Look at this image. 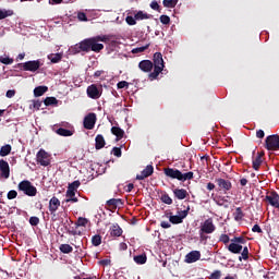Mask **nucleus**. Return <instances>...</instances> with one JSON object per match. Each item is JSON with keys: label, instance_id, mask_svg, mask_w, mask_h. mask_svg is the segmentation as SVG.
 <instances>
[{"label": "nucleus", "instance_id": "1", "mask_svg": "<svg viewBox=\"0 0 279 279\" xmlns=\"http://www.w3.org/2000/svg\"><path fill=\"white\" fill-rule=\"evenodd\" d=\"M138 66L144 73H149V80H157L158 75H160V73H162L165 70V60L162 59V53L156 52L154 54V63L150 60H143L140 62ZM151 69H154V71L150 73Z\"/></svg>", "mask_w": 279, "mask_h": 279}, {"label": "nucleus", "instance_id": "2", "mask_svg": "<svg viewBox=\"0 0 279 279\" xmlns=\"http://www.w3.org/2000/svg\"><path fill=\"white\" fill-rule=\"evenodd\" d=\"M108 40V37L106 36H96L92 38L84 39L83 41L76 44L74 46V50L76 53H80V51H95V53H99L104 49V44L99 43H106Z\"/></svg>", "mask_w": 279, "mask_h": 279}, {"label": "nucleus", "instance_id": "3", "mask_svg": "<svg viewBox=\"0 0 279 279\" xmlns=\"http://www.w3.org/2000/svg\"><path fill=\"white\" fill-rule=\"evenodd\" d=\"M17 189L28 197H36V193H38V191L36 190V186H34L32 182H29L28 180H24L20 182L17 185Z\"/></svg>", "mask_w": 279, "mask_h": 279}, {"label": "nucleus", "instance_id": "4", "mask_svg": "<svg viewBox=\"0 0 279 279\" xmlns=\"http://www.w3.org/2000/svg\"><path fill=\"white\" fill-rule=\"evenodd\" d=\"M36 161L37 165H40L41 167H49V165H51V155L45 149H39L36 155Z\"/></svg>", "mask_w": 279, "mask_h": 279}, {"label": "nucleus", "instance_id": "5", "mask_svg": "<svg viewBox=\"0 0 279 279\" xmlns=\"http://www.w3.org/2000/svg\"><path fill=\"white\" fill-rule=\"evenodd\" d=\"M265 143L266 149H268V151H278L279 136L277 134L267 136Z\"/></svg>", "mask_w": 279, "mask_h": 279}, {"label": "nucleus", "instance_id": "6", "mask_svg": "<svg viewBox=\"0 0 279 279\" xmlns=\"http://www.w3.org/2000/svg\"><path fill=\"white\" fill-rule=\"evenodd\" d=\"M217 230L213 218L206 219L204 222L201 223V234H213Z\"/></svg>", "mask_w": 279, "mask_h": 279}, {"label": "nucleus", "instance_id": "7", "mask_svg": "<svg viewBox=\"0 0 279 279\" xmlns=\"http://www.w3.org/2000/svg\"><path fill=\"white\" fill-rule=\"evenodd\" d=\"M189 210H191V207H187L184 210L178 211L177 215L174 216H169V221L170 223H182V221H184V219H186V217L189 216Z\"/></svg>", "mask_w": 279, "mask_h": 279}, {"label": "nucleus", "instance_id": "8", "mask_svg": "<svg viewBox=\"0 0 279 279\" xmlns=\"http://www.w3.org/2000/svg\"><path fill=\"white\" fill-rule=\"evenodd\" d=\"M101 87H98L96 84L89 85L87 87V96L90 99H99V97H101Z\"/></svg>", "mask_w": 279, "mask_h": 279}, {"label": "nucleus", "instance_id": "9", "mask_svg": "<svg viewBox=\"0 0 279 279\" xmlns=\"http://www.w3.org/2000/svg\"><path fill=\"white\" fill-rule=\"evenodd\" d=\"M265 202L272 206V208L279 209V195L277 192H269L265 197Z\"/></svg>", "mask_w": 279, "mask_h": 279}, {"label": "nucleus", "instance_id": "10", "mask_svg": "<svg viewBox=\"0 0 279 279\" xmlns=\"http://www.w3.org/2000/svg\"><path fill=\"white\" fill-rule=\"evenodd\" d=\"M83 123H84L85 130H93V128H95V123H97V114L88 113L84 118V122Z\"/></svg>", "mask_w": 279, "mask_h": 279}, {"label": "nucleus", "instance_id": "11", "mask_svg": "<svg viewBox=\"0 0 279 279\" xmlns=\"http://www.w3.org/2000/svg\"><path fill=\"white\" fill-rule=\"evenodd\" d=\"M0 178L3 180L10 178V163L3 159L0 160Z\"/></svg>", "mask_w": 279, "mask_h": 279}, {"label": "nucleus", "instance_id": "12", "mask_svg": "<svg viewBox=\"0 0 279 279\" xmlns=\"http://www.w3.org/2000/svg\"><path fill=\"white\" fill-rule=\"evenodd\" d=\"M39 69H40V61L39 60L27 61V62L23 63V71L36 72Z\"/></svg>", "mask_w": 279, "mask_h": 279}, {"label": "nucleus", "instance_id": "13", "mask_svg": "<svg viewBox=\"0 0 279 279\" xmlns=\"http://www.w3.org/2000/svg\"><path fill=\"white\" fill-rule=\"evenodd\" d=\"M202 258L199 251H192L185 256V263H197Z\"/></svg>", "mask_w": 279, "mask_h": 279}, {"label": "nucleus", "instance_id": "14", "mask_svg": "<svg viewBox=\"0 0 279 279\" xmlns=\"http://www.w3.org/2000/svg\"><path fill=\"white\" fill-rule=\"evenodd\" d=\"M58 208H60V199H58V197L53 196L49 201V211H50V215H56V213L58 211Z\"/></svg>", "mask_w": 279, "mask_h": 279}, {"label": "nucleus", "instance_id": "15", "mask_svg": "<svg viewBox=\"0 0 279 279\" xmlns=\"http://www.w3.org/2000/svg\"><path fill=\"white\" fill-rule=\"evenodd\" d=\"M181 173L182 172L178 169H172V168L165 169V174L167 175V178H172V180H180Z\"/></svg>", "mask_w": 279, "mask_h": 279}, {"label": "nucleus", "instance_id": "16", "mask_svg": "<svg viewBox=\"0 0 279 279\" xmlns=\"http://www.w3.org/2000/svg\"><path fill=\"white\" fill-rule=\"evenodd\" d=\"M154 173V166L148 165L146 168L141 172V174L136 175V180H145V178H149Z\"/></svg>", "mask_w": 279, "mask_h": 279}, {"label": "nucleus", "instance_id": "17", "mask_svg": "<svg viewBox=\"0 0 279 279\" xmlns=\"http://www.w3.org/2000/svg\"><path fill=\"white\" fill-rule=\"evenodd\" d=\"M219 189H221L222 191H230V189H232V182L225 180V179H217L216 180Z\"/></svg>", "mask_w": 279, "mask_h": 279}, {"label": "nucleus", "instance_id": "18", "mask_svg": "<svg viewBox=\"0 0 279 279\" xmlns=\"http://www.w3.org/2000/svg\"><path fill=\"white\" fill-rule=\"evenodd\" d=\"M228 250L231 252V254H241L243 251V245L231 242V244L228 246Z\"/></svg>", "mask_w": 279, "mask_h": 279}, {"label": "nucleus", "instance_id": "19", "mask_svg": "<svg viewBox=\"0 0 279 279\" xmlns=\"http://www.w3.org/2000/svg\"><path fill=\"white\" fill-rule=\"evenodd\" d=\"M173 194L177 197V199H186L189 192L184 189H174Z\"/></svg>", "mask_w": 279, "mask_h": 279}, {"label": "nucleus", "instance_id": "20", "mask_svg": "<svg viewBox=\"0 0 279 279\" xmlns=\"http://www.w3.org/2000/svg\"><path fill=\"white\" fill-rule=\"evenodd\" d=\"M72 203V204H76V202H78L77 197L75 196V192L73 191H69L66 190V193H65V203L69 204V203Z\"/></svg>", "mask_w": 279, "mask_h": 279}, {"label": "nucleus", "instance_id": "21", "mask_svg": "<svg viewBox=\"0 0 279 279\" xmlns=\"http://www.w3.org/2000/svg\"><path fill=\"white\" fill-rule=\"evenodd\" d=\"M111 134H113L114 136H117L118 141H121V138H123L125 131H123L121 128L119 126H112L111 128Z\"/></svg>", "mask_w": 279, "mask_h": 279}, {"label": "nucleus", "instance_id": "22", "mask_svg": "<svg viewBox=\"0 0 279 279\" xmlns=\"http://www.w3.org/2000/svg\"><path fill=\"white\" fill-rule=\"evenodd\" d=\"M121 234H123V230L121 229V227H119V225H112L110 228V235L121 236Z\"/></svg>", "mask_w": 279, "mask_h": 279}, {"label": "nucleus", "instance_id": "23", "mask_svg": "<svg viewBox=\"0 0 279 279\" xmlns=\"http://www.w3.org/2000/svg\"><path fill=\"white\" fill-rule=\"evenodd\" d=\"M49 90V87L47 86H38L34 89L35 97H43L44 94H46Z\"/></svg>", "mask_w": 279, "mask_h": 279}, {"label": "nucleus", "instance_id": "24", "mask_svg": "<svg viewBox=\"0 0 279 279\" xmlns=\"http://www.w3.org/2000/svg\"><path fill=\"white\" fill-rule=\"evenodd\" d=\"M48 60H50V62H52V64H58V62H60V60H62V53H60V52L50 53V54H48Z\"/></svg>", "mask_w": 279, "mask_h": 279}, {"label": "nucleus", "instance_id": "25", "mask_svg": "<svg viewBox=\"0 0 279 279\" xmlns=\"http://www.w3.org/2000/svg\"><path fill=\"white\" fill-rule=\"evenodd\" d=\"M104 147H106V140L104 138V135H97L96 149H104Z\"/></svg>", "mask_w": 279, "mask_h": 279}, {"label": "nucleus", "instance_id": "26", "mask_svg": "<svg viewBox=\"0 0 279 279\" xmlns=\"http://www.w3.org/2000/svg\"><path fill=\"white\" fill-rule=\"evenodd\" d=\"M123 203L121 202L120 198H111L109 201H107V206H109V208H117L119 206H121Z\"/></svg>", "mask_w": 279, "mask_h": 279}, {"label": "nucleus", "instance_id": "27", "mask_svg": "<svg viewBox=\"0 0 279 279\" xmlns=\"http://www.w3.org/2000/svg\"><path fill=\"white\" fill-rule=\"evenodd\" d=\"M260 165H263V156L258 154L256 158L253 160V169L258 171L260 169Z\"/></svg>", "mask_w": 279, "mask_h": 279}, {"label": "nucleus", "instance_id": "28", "mask_svg": "<svg viewBox=\"0 0 279 279\" xmlns=\"http://www.w3.org/2000/svg\"><path fill=\"white\" fill-rule=\"evenodd\" d=\"M134 16H135V21H146L147 19H151V15L143 11H138L137 13L134 14Z\"/></svg>", "mask_w": 279, "mask_h": 279}, {"label": "nucleus", "instance_id": "29", "mask_svg": "<svg viewBox=\"0 0 279 279\" xmlns=\"http://www.w3.org/2000/svg\"><path fill=\"white\" fill-rule=\"evenodd\" d=\"M133 260L137 265H145L147 263V255H145V254L136 255V256H134Z\"/></svg>", "mask_w": 279, "mask_h": 279}, {"label": "nucleus", "instance_id": "30", "mask_svg": "<svg viewBox=\"0 0 279 279\" xmlns=\"http://www.w3.org/2000/svg\"><path fill=\"white\" fill-rule=\"evenodd\" d=\"M10 151H12V146L10 144H7L0 148V156L2 158L9 156Z\"/></svg>", "mask_w": 279, "mask_h": 279}, {"label": "nucleus", "instance_id": "31", "mask_svg": "<svg viewBox=\"0 0 279 279\" xmlns=\"http://www.w3.org/2000/svg\"><path fill=\"white\" fill-rule=\"evenodd\" d=\"M59 250L62 254H71V252H73V246L70 244H61Z\"/></svg>", "mask_w": 279, "mask_h": 279}, {"label": "nucleus", "instance_id": "32", "mask_svg": "<svg viewBox=\"0 0 279 279\" xmlns=\"http://www.w3.org/2000/svg\"><path fill=\"white\" fill-rule=\"evenodd\" d=\"M57 134H59V136H73V131L60 128L57 130Z\"/></svg>", "mask_w": 279, "mask_h": 279}, {"label": "nucleus", "instance_id": "33", "mask_svg": "<svg viewBox=\"0 0 279 279\" xmlns=\"http://www.w3.org/2000/svg\"><path fill=\"white\" fill-rule=\"evenodd\" d=\"M12 14H14V11L12 10H0V21H3V19H8V16H12Z\"/></svg>", "mask_w": 279, "mask_h": 279}, {"label": "nucleus", "instance_id": "34", "mask_svg": "<svg viewBox=\"0 0 279 279\" xmlns=\"http://www.w3.org/2000/svg\"><path fill=\"white\" fill-rule=\"evenodd\" d=\"M80 181H73L69 184L68 191H72V193H77V189H80Z\"/></svg>", "mask_w": 279, "mask_h": 279}, {"label": "nucleus", "instance_id": "35", "mask_svg": "<svg viewBox=\"0 0 279 279\" xmlns=\"http://www.w3.org/2000/svg\"><path fill=\"white\" fill-rule=\"evenodd\" d=\"M45 106H56L58 105V99L56 97H47L44 100Z\"/></svg>", "mask_w": 279, "mask_h": 279}, {"label": "nucleus", "instance_id": "36", "mask_svg": "<svg viewBox=\"0 0 279 279\" xmlns=\"http://www.w3.org/2000/svg\"><path fill=\"white\" fill-rule=\"evenodd\" d=\"M250 258V250L247 246H245L242 251L241 256L239 257V260H247Z\"/></svg>", "mask_w": 279, "mask_h": 279}, {"label": "nucleus", "instance_id": "37", "mask_svg": "<svg viewBox=\"0 0 279 279\" xmlns=\"http://www.w3.org/2000/svg\"><path fill=\"white\" fill-rule=\"evenodd\" d=\"M244 215H243V209H241V207H238L235 209V213H234V219L235 221H241V219H243Z\"/></svg>", "mask_w": 279, "mask_h": 279}, {"label": "nucleus", "instance_id": "38", "mask_svg": "<svg viewBox=\"0 0 279 279\" xmlns=\"http://www.w3.org/2000/svg\"><path fill=\"white\" fill-rule=\"evenodd\" d=\"M186 180H193V172H186V173L181 172L180 181L186 182Z\"/></svg>", "mask_w": 279, "mask_h": 279}, {"label": "nucleus", "instance_id": "39", "mask_svg": "<svg viewBox=\"0 0 279 279\" xmlns=\"http://www.w3.org/2000/svg\"><path fill=\"white\" fill-rule=\"evenodd\" d=\"M178 5V0H163L165 8H175Z\"/></svg>", "mask_w": 279, "mask_h": 279}, {"label": "nucleus", "instance_id": "40", "mask_svg": "<svg viewBox=\"0 0 279 279\" xmlns=\"http://www.w3.org/2000/svg\"><path fill=\"white\" fill-rule=\"evenodd\" d=\"M92 243L95 247H99V245H101V235H94L92 238Z\"/></svg>", "mask_w": 279, "mask_h": 279}, {"label": "nucleus", "instance_id": "41", "mask_svg": "<svg viewBox=\"0 0 279 279\" xmlns=\"http://www.w3.org/2000/svg\"><path fill=\"white\" fill-rule=\"evenodd\" d=\"M149 49V44L146 46L137 47L132 50V53H143V51H147Z\"/></svg>", "mask_w": 279, "mask_h": 279}, {"label": "nucleus", "instance_id": "42", "mask_svg": "<svg viewBox=\"0 0 279 279\" xmlns=\"http://www.w3.org/2000/svg\"><path fill=\"white\" fill-rule=\"evenodd\" d=\"M13 62L14 59H11L10 57H0L1 64H12Z\"/></svg>", "mask_w": 279, "mask_h": 279}, {"label": "nucleus", "instance_id": "43", "mask_svg": "<svg viewBox=\"0 0 279 279\" xmlns=\"http://www.w3.org/2000/svg\"><path fill=\"white\" fill-rule=\"evenodd\" d=\"M161 202H163V204H168V205L173 204V199H171V198L169 197V194H163V195L161 196Z\"/></svg>", "mask_w": 279, "mask_h": 279}, {"label": "nucleus", "instance_id": "44", "mask_svg": "<svg viewBox=\"0 0 279 279\" xmlns=\"http://www.w3.org/2000/svg\"><path fill=\"white\" fill-rule=\"evenodd\" d=\"M128 25H136V16L129 15L125 17Z\"/></svg>", "mask_w": 279, "mask_h": 279}, {"label": "nucleus", "instance_id": "45", "mask_svg": "<svg viewBox=\"0 0 279 279\" xmlns=\"http://www.w3.org/2000/svg\"><path fill=\"white\" fill-rule=\"evenodd\" d=\"M160 23H162V25H169V23H171V17H169V15H161Z\"/></svg>", "mask_w": 279, "mask_h": 279}, {"label": "nucleus", "instance_id": "46", "mask_svg": "<svg viewBox=\"0 0 279 279\" xmlns=\"http://www.w3.org/2000/svg\"><path fill=\"white\" fill-rule=\"evenodd\" d=\"M17 195H19V193L15 190H11L8 192L7 197H8V199H16Z\"/></svg>", "mask_w": 279, "mask_h": 279}, {"label": "nucleus", "instance_id": "47", "mask_svg": "<svg viewBox=\"0 0 279 279\" xmlns=\"http://www.w3.org/2000/svg\"><path fill=\"white\" fill-rule=\"evenodd\" d=\"M87 223H88V219H86V218H78L77 222H76V225L78 227H83V228H85V226H87Z\"/></svg>", "mask_w": 279, "mask_h": 279}, {"label": "nucleus", "instance_id": "48", "mask_svg": "<svg viewBox=\"0 0 279 279\" xmlns=\"http://www.w3.org/2000/svg\"><path fill=\"white\" fill-rule=\"evenodd\" d=\"M219 241L228 245V243H230V236L228 234H221Z\"/></svg>", "mask_w": 279, "mask_h": 279}, {"label": "nucleus", "instance_id": "49", "mask_svg": "<svg viewBox=\"0 0 279 279\" xmlns=\"http://www.w3.org/2000/svg\"><path fill=\"white\" fill-rule=\"evenodd\" d=\"M29 223L31 226H38V223H40V219L36 216H33L29 218Z\"/></svg>", "mask_w": 279, "mask_h": 279}, {"label": "nucleus", "instance_id": "50", "mask_svg": "<svg viewBox=\"0 0 279 279\" xmlns=\"http://www.w3.org/2000/svg\"><path fill=\"white\" fill-rule=\"evenodd\" d=\"M220 278H221V271H220V270L214 271V272L210 275V277H209V279H220Z\"/></svg>", "mask_w": 279, "mask_h": 279}, {"label": "nucleus", "instance_id": "51", "mask_svg": "<svg viewBox=\"0 0 279 279\" xmlns=\"http://www.w3.org/2000/svg\"><path fill=\"white\" fill-rule=\"evenodd\" d=\"M112 154H113V156H116L117 158H121V148H119V147H113Z\"/></svg>", "mask_w": 279, "mask_h": 279}, {"label": "nucleus", "instance_id": "52", "mask_svg": "<svg viewBox=\"0 0 279 279\" xmlns=\"http://www.w3.org/2000/svg\"><path fill=\"white\" fill-rule=\"evenodd\" d=\"M128 86H130V83H128V81H122L117 84L118 88H128Z\"/></svg>", "mask_w": 279, "mask_h": 279}, {"label": "nucleus", "instance_id": "53", "mask_svg": "<svg viewBox=\"0 0 279 279\" xmlns=\"http://www.w3.org/2000/svg\"><path fill=\"white\" fill-rule=\"evenodd\" d=\"M77 19L78 21H84V22L88 21V17H86V13L84 12H78Z\"/></svg>", "mask_w": 279, "mask_h": 279}, {"label": "nucleus", "instance_id": "54", "mask_svg": "<svg viewBox=\"0 0 279 279\" xmlns=\"http://www.w3.org/2000/svg\"><path fill=\"white\" fill-rule=\"evenodd\" d=\"M231 243H236L239 245V243H245V239L239 236V238H233L231 240Z\"/></svg>", "mask_w": 279, "mask_h": 279}, {"label": "nucleus", "instance_id": "55", "mask_svg": "<svg viewBox=\"0 0 279 279\" xmlns=\"http://www.w3.org/2000/svg\"><path fill=\"white\" fill-rule=\"evenodd\" d=\"M14 95H16V90L14 89H9L5 94V97H8V99H12V97H14Z\"/></svg>", "mask_w": 279, "mask_h": 279}, {"label": "nucleus", "instance_id": "56", "mask_svg": "<svg viewBox=\"0 0 279 279\" xmlns=\"http://www.w3.org/2000/svg\"><path fill=\"white\" fill-rule=\"evenodd\" d=\"M150 8H151V10H160V5L158 4V2L157 1H153L151 3H150Z\"/></svg>", "mask_w": 279, "mask_h": 279}, {"label": "nucleus", "instance_id": "57", "mask_svg": "<svg viewBox=\"0 0 279 279\" xmlns=\"http://www.w3.org/2000/svg\"><path fill=\"white\" fill-rule=\"evenodd\" d=\"M252 231H253V232H257L258 234L263 233V229H260V226H258V225H255V226L252 228Z\"/></svg>", "mask_w": 279, "mask_h": 279}, {"label": "nucleus", "instance_id": "58", "mask_svg": "<svg viewBox=\"0 0 279 279\" xmlns=\"http://www.w3.org/2000/svg\"><path fill=\"white\" fill-rule=\"evenodd\" d=\"M256 136H257V138H265V131L258 130V131L256 132Z\"/></svg>", "mask_w": 279, "mask_h": 279}, {"label": "nucleus", "instance_id": "59", "mask_svg": "<svg viewBox=\"0 0 279 279\" xmlns=\"http://www.w3.org/2000/svg\"><path fill=\"white\" fill-rule=\"evenodd\" d=\"M160 226L161 228H165V229L171 228V223L168 221H161Z\"/></svg>", "mask_w": 279, "mask_h": 279}, {"label": "nucleus", "instance_id": "60", "mask_svg": "<svg viewBox=\"0 0 279 279\" xmlns=\"http://www.w3.org/2000/svg\"><path fill=\"white\" fill-rule=\"evenodd\" d=\"M133 189H134V184L133 183H129L126 185V193H132Z\"/></svg>", "mask_w": 279, "mask_h": 279}, {"label": "nucleus", "instance_id": "61", "mask_svg": "<svg viewBox=\"0 0 279 279\" xmlns=\"http://www.w3.org/2000/svg\"><path fill=\"white\" fill-rule=\"evenodd\" d=\"M50 5H58L62 3V0H49Z\"/></svg>", "mask_w": 279, "mask_h": 279}, {"label": "nucleus", "instance_id": "62", "mask_svg": "<svg viewBox=\"0 0 279 279\" xmlns=\"http://www.w3.org/2000/svg\"><path fill=\"white\" fill-rule=\"evenodd\" d=\"M119 247H120V250L122 251V252H124L125 250H128V244H125V243H120V245H119Z\"/></svg>", "mask_w": 279, "mask_h": 279}, {"label": "nucleus", "instance_id": "63", "mask_svg": "<svg viewBox=\"0 0 279 279\" xmlns=\"http://www.w3.org/2000/svg\"><path fill=\"white\" fill-rule=\"evenodd\" d=\"M240 184H241V186H246L247 185V179H241Z\"/></svg>", "mask_w": 279, "mask_h": 279}, {"label": "nucleus", "instance_id": "64", "mask_svg": "<svg viewBox=\"0 0 279 279\" xmlns=\"http://www.w3.org/2000/svg\"><path fill=\"white\" fill-rule=\"evenodd\" d=\"M214 189H215L214 183H207V190L208 191H214Z\"/></svg>", "mask_w": 279, "mask_h": 279}]
</instances>
